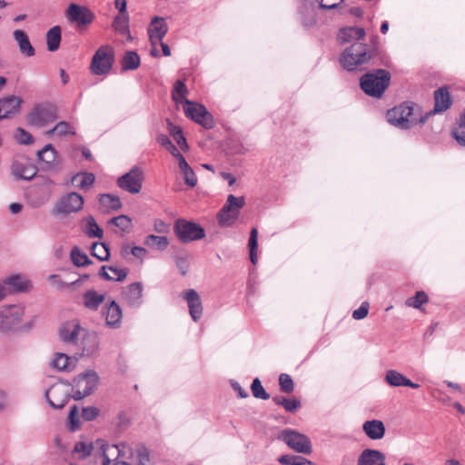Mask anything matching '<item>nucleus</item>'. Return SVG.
I'll return each mask as SVG.
<instances>
[{"mask_svg":"<svg viewBox=\"0 0 465 465\" xmlns=\"http://www.w3.org/2000/svg\"><path fill=\"white\" fill-rule=\"evenodd\" d=\"M95 444L103 458L102 465H111V457L114 460H129L131 465H147L150 461L149 450L142 443L129 444L122 441L111 445L104 440L99 439Z\"/></svg>","mask_w":465,"mask_h":465,"instance_id":"nucleus-1","label":"nucleus"},{"mask_svg":"<svg viewBox=\"0 0 465 465\" xmlns=\"http://www.w3.org/2000/svg\"><path fill=\"white\" fill-rule=\"evenodd\" d=\"M25 315V306L22 304H7L0 307V332H15L28 331L33 323L22 324Z\"/></svg>","mask_w":465,"mask_h":465,"instance_id":"nucleus-2","label":"nucleus"},{"mask_svg":"<svg viewBox=\"0 0 465 465\" xmlns=\"http://www.w3.org/2000/svg\"><path fill=\"white\" fill-rule=\"evenodd\" d=\"M373 56V52L367 45L354 43L347 47L340 58L341 65L347 71L356 70Z\"/></svg>","mask_w":465,"mask_h":465,"instance_id":"nucleus-3","label":"nucleus"},{"mask_svg":"<svg viewBox=\"0 0 465 465\" xmlns=\"http://www.w3.org/2000/svg\"><path fill=\"white\" fill-rule=\"evenodd\" d=\"M390 81L391 74L388 71L377 69L361 77V88L366 94L379 98L389 86Z\"/></svg>","mask_w":465,"mask_h":465,"instance_id":"nucleus-4","label":"nucleus"},{"mask_svg":"<svg viewBox=\"0 0 465 465\" xmlns=\"http://www.w3.org/2000/svg\"><path fill=\"white\" fill-rule=\"evenodd\" d=\"M416 114L417 111L411 104L403 103L389 110L386 118L391 125L406 130L420 124V117H417Z\"/></svg>","mask_w":465,"mask_h":465,"instance_id":"nucleus-5","label":"nucleus"},{"mask_svg":"<svg viewBox=\"0 0 465 465\" xmlns=\"http://www.w3.org/2000/svg\"><path fill=\"white\" fill-rule=\"evenodd\" d=\"M99 376L94 371H86L77 375L72 383L73 398L82 400L91 395L97 388Z\"/></svg>","mask_w":465,"mask_h":465,"instance_id":"nucleus-6","label":"nucleus"},{"mask_svg":"<svg viewBox=\"0 0 465 465\" xmlns=\"http://www.w3.org/2000/svg\"><path fill=\"white\" fill-rule=\"evenodd\" d=\"M245 205L243 196L236 197L233 194L227 196L226 202L217 214L218 223L222 227L232 226L239 217L241 209Z\"/></svg>","mask_w":465,"mask_h":465,"instance_id":"nucleus-7","label":"nucleus"},{"mask_svg":"<svg viewBox=\"0 0 465 465\" xmlns=\"http://www.w3.org/2000/svg\"><path fill=\"white\" fill-rule=\"evenodd\" d=\"M277 438L297 453L310 454L312 451L310 438L295 430L284 429L279 433Z\"/></svg>","mask_w":465,"mask_h":465,"instance_id":"nucleus-8","label":"nucleus"},{"mask_svg":"<svg viewBox=\"0 0 465 465\" xmlns=\"http://www.w3.org/2000/svg\"><path fill=\"white\" fill-rule=\"evenodd\" d=\"M143 181V170L138 165H134L129 172L118 177L116 184L122 190L132 194H136L141 192Z\"/></svg>","mask_w":465,"mask_h":465,"instance_id":"nucleus-9","label":"nucleus"},{"mask_svg":"<svg viewBox=\"0 0 465 465\" xmlns=\"http://www.w3.org/2000/svg\"><path fill=\"white\" fill-rule=\"evenodd\" d=\"M57 119V108L51 103L35 105L28 115V122L37 127L45 126Z\"/></svg>","mask_w":465,"mask_h":465,"instance_id":"nucleus-10","label":"nucleus"},{"mask_svg":"<svg viewBox=\"0 0 465 465\" xmlns=\"http://www.w3.org/2000/svg\"><path fill=\"white\" fill-rule=\"evenodd\" d=\"M177 238L182 242H190L201 240L205 236V232L199 224L183 219L175 222L173 227Z\"/></svg>","mask_w":465,"mask_h":465,"instance_id":"nucleus-11","label":"nucleus"},{"mask_svg":"<svg viewBox=\"0 0 465 465\" xmlns=\"http://www.w3.org/2000/svg\"><path fill=\"white\" fill-rule=\"evenodd\" d=\"M84 198L77 193H68L60 197L55 203L53 210V215H67L77 213L82 210Z\"/></svg>","mask_w":465,"mask_h":465,"instance_id":"nucleus-12","label":"nucleus"},{"mask_svg":"<svg viewBox=\"0 0 465 465\" xmlns=\"http://www.w3.org/2000/svg\"><path fill=\"white\" fill-rule=\"evenodd\" d=\"M183 109L186 117L201 124L205 129H212L213 127V115L204 105L186 100Z\"/></svg>","mask_w":465,"mask_h":465,"instance_id":"nucleus-13","label":"nucleus"},{"mask_svg":"<svg viewBox=\"0 0 465 465\" xmlns=\"http://www.w3.org/2000/svg\"><path fill=\"white\" fill-rule=\"evenodd\" d=\"M114 51L109 45L101 46L94 54L91 62V71L94 74H107L113 65Z\"/></svg>","mask_w":465,"mask_h":465,"instance_id":"nucleus-14","label":"nucleus"},{"mask_svg":"<svg viewBox=\"0 0 465 465\" xmlns=\"http://www.w3.org/2000/svg\"><path fill=\"white\" fill-rule=\"evenodd\" d=\"M69 391V384L57 382L45 391V398L52 408L62 409L70 398Z\"/></svg>","mask_w":465,"mask_h":465,"instance_id":"nucleus-15","label":"nucleus"},{"mask_svg":"<svg viewBox=\"0 0 465 465\" xmlns=\"http://www.w3.org/2000/svg\"><path fill=\"white\" fill-rule=\"evenodd\" d=\"M143 286L142 282L131 283L122 290V300L124 303L133 309L140 308L143 303Z\"/></svg>","mask_w":465,"mask_h":465,"instance_id":"nucleus-16","label":"nucleus"},{"mask_svg":"<svg viewBox=\"0 0 465 465\" xmlns=\"http://www.w3.org/2000/svg\"><path fill=\"white\" fill-rule=\"evenodd\" d=\"M434 108L424 115L420 116L419 123L420 125L424 124L430 115L445 112L451 105V99L448 89L441 87L436 90L434 93Z\"/></svg>","mask_w":465,"mask_h":465,"instance_id":"nucleus-17","label":"nucleus"},{"mask_svg":"<svg viewBox=\"0 0 465 465\" xmlns=\"http://www.w3.org/2000/svg\"><path fill=\"white\" fill-rule=\"evenodd\" d=\"M66 17L69 22L75 23L77 25H90L94 18L93 12L77 4H70L66 10Z\"/></svg>","mask_w":465,"mask_h":465,"instance_id":"nucleus-18","label":"nucleus"},{"mask_svg":"<svg viewBox=\"0 0 465 465\" xmlns=\"http://www.w3.org/2000/svg\"><path fill=\"white\" fill-rule=\"evenodd\" d=\"M182 298L186 302L189 314L194 322H197L203 313L202 299L193 289H188L182 292Z\"/></svg>","mask_w":465,"mask_h":465,"instance_id":"nucleus-19","label":"nucleus"},{"mask_svg":"<svg viewBox=\"0 0 465 465\" xmlns=\"http://www.w3.org/2000/svg\"><path fill=\"white\" fill-rule=\"evenodd\" d=\"M105 323L112 329H118L122 324L123 312L119 304L115 301L106 303L102 311Z\"/></svg>","mask_w":465,"mask_h":465,"instance_id":"nucleus-20","label":"nucleus"},{"mask_svg":"<svg viewBox=\"0 0 465 465\" xmlns=\"http://www.w3.org/2000/svg\"><path fill=\"white\" fill-rule=\"evenodd\" d=\"M84 329L77 320L66 322L60 329V337L64 342L76 344Z\"/></svg>","mask_w":465,"mask_h":465,"instance_id":"nucleus-21","label":"nucleus"},{"mask_svg":"<svg viewBox=\"0 0 465 465\" xmlns=\"http://www.w3.org/2000/svg\"><path fill=\"white\" fill-rule=\"evenodd\" d=\"M0 284L7 287L9 294L28 292L31 282L22 274H13L5 277Z\"/></svg>","mask_w":465,"mask_h":465,"instance_id":"nucleus-22","label":"nucleus"},{"mask_svg":"<svg viewBox=\"0 0 465 465\" xmlns=\"http://www.w3.org/2000/svg\"><path fill=\"white\" fill-rule=\"evenodd\" d=\"M168 31V25L164 18L154 16L148 26V35L152 45L163 41Z\"/></svg>","mask_w":465,"mask_h":465,"instance_id":"nucleus-23","label":"nucleus"},{"mask_svg":"<svg viewBox=\"0 0 465 465\" xmlns=\"http://www.w3.org/2000/svg\"><path fill=\"white\" fill-rule=\"evenodd\" d=\"M384 381L393 388L397 387H410L411 389H419L420 384L413 382L401 372L397 370L390 369L385 371Z\"/></svg>","mask_w":465,"mask_h":465,"instance_id":"nucleus-24","label":"nucleus"},{"mask_svg":"<svg viewBox=\"0 0 465 465\" xmlns=\"http://www.w3.org/2000/svg\"><path fill=\"white\" fill-rule=\"evenodd\" d=\"M37 159L41 163L42 168L47 171L56 170L59 166L57 152L50 143L38 151Z\"/></svg>","mask_w":465,"mask_h":465,"instance_id":"nucleus-25","label":"nucleus"},{"mask_svg":"<svg viewBox=\"0 0 465 465\" xmlns=\"http://www.w3.org/2000/svg\"><path fill=\"white\" fill-rule=\"evenodd\" d=\"M362 431L371 440H381L385 436L386 429L381 420H368L362 423Z\"/></svg>","mask_w":465,"mask_h":465,"instance_id":"nucleus-26","label":"nucleus"},{"mask_svg":"<svg viewBox=\"0 0 465 465\" xmlns=\"http://www.w3.org/2000/svg\"><path fill=\"white\" fill-rule=\"evenodd\" d=\"M37 173L36 167L25 161L15 160L12 164V173L17 179L32 180Z\"/></svg>","mask_w":465,"mask_h":465,"instance_id":"nucleus-27","label":"nucleus"},{"mask_svg":"<svg viewBox=\"0 0 465 465\" xmlns=\"http://www.w3.org/2000/svg\"><path fill=\"white\" fill-rule=\"evenodd\" d=\"M21 104L22 99L15 95L0 99V120L15 114L19 111Z\"/></svg>","mask_w":465,"mask_h":465,"instance_id":"nucleus-28","label":"nucleus"},{"mask_svg":"<svg viewBox=\"0 0 465 465\" xmlns=\"http://www.w3.org/2000/svg\"><path fill=\"white\" fill-rule=\"evenodd\" d=\"M383 452L374 449H365L359 455L357 465H385Z\"/></svg>","mask_w":465,"mask_h":465,"instance_id":"nucleus-29","label":"nucleus"},{"mask_svg":"<svg viewBox=\"0 0 465 465\" xmlns=\"http://www.w3.org/2000/svg\"><path fill=\"white\" fill-rule=\"evenodd\" d=\"M299 19L306 26H312L316 24V15L313 10V4L308 0H302L300 4Z\"/></svg>","mask_w":465,"mask_h":465,"instance_id":"nucleus-30","label":"nucleus"},{"mask_svg":"<svg viewBox=\"0 0 465 465\" xmlns=\"http://www.w3.org/2000/svg\"><path fill=\"white\" fill-rule=\"evenodd\" d=\"M98 345L99 341L96 333L84 330L80 343L82 354L85 356L93 355L97 351Z\"/></svg>","mask_w":465,"mask_h":465,"instance_id":"nucleus-31","label":"nucleus"},{"mask_svg":"<svg viewBox=\"0 0 465 465\" xmlns=\"http://www.w3.org/2000/svg\"><path fill=\"white\" fill-rule=\"evenodd\" d=\"M365 36V30L357 26H347L340 29L337 38L340 43H351L363 39Z\"/></svg>","mask_w":465,"mask_h":465,"instance_id":"nucleus-32","label":"nucleus"},{"mask_svg":"<svg viewBox=\"0 0 465 465\" xmlns=\"http://www.w3.org/2000/svg\"><path fill=\"white\" fill-rule=\"evenodd\" d=\"M13 36L19 47L20 53L26 57H32L35 55V50L30 43L29 37L25 31L16 29L13 32Z\"/></svg>","mask_w":465,"mask_h":465,"instance_id":"nucleus-33","label":"nucleus"},{"mask_svg":"<svg viewBox=\"0 0 465 465\" xmlns=\"http://www.w3.org/2000/svg\"><path fill=\"white\" fill-rule=\"evenodd\" d=\"M75 362V358H70L64 353L57 352L52 360L51 365L57 371H70L74 369Z\"/></svg>","mask_w":465,"mask_h":465,"instance_id":"nucleus-34","label":"nucleus"},{"mask_svg":"<svg viewBox=\"0 0 465 465\" xmlns=\"http://www.w3.org/2000/svg\"><path fill=\"white\" fill-rule=\"evenodd\" d=\"M104 301V295L94 290L87 291L84 295V304L89 310H97Z\"/></svg>","mask_w":465,"mask_h":465,"instance_id":"nucleus-35","label":"nucleus"},{"mask_svg":"<svg viewBox=\"0 0 465 465\" xmlns=\"http://www.w3.org/2000/svg\"><path fill=\"white\" fill-rule=\"evenodd\" d=\"M188 94V88L185 84L177 80L172 90V98L176 104H180L183 106L185 104V101L188 100L186 95Z\"/></svg>","mask_w":465,"mask_h":465,"instance_id":"nucleus-36","label":"nucleus"},{"mask_svg":"<svg viewBox=\"0 0 465 465\" xmlns=\"http://www.w3.org/2000/svg\"><path fill=\"white\" fill-rule=\"evenodd\" d=\"M61 42V28L55 25L49 29L46 34L47 49L50 52H54L59 48Z\"/></svg>","mask_w":465,"mask_h":465,"instance_id":"nucleus-37","label":"nucleus"},{"mask_svg":"<svg viewBox=\"0 0 465 465\" xmlns=\"http://www.w3.org/2000/svg\"><path fill=\"white\" fill-rule=\"evenodd\" d=\"M113 28L123 35H129V15L127 13L116 15L113 21Z\"/></svg>","mask_w":465,"mask_h":465,"instance_id":"nucleus-38","label":"nucleus"},{"mask_svg":"<svg viewBox=\"0 0 465 465\" xmlns=\"http://www.w3.org/2000/svg\"><path fill=\"white\" fill-rule=\"evenodd\" d=\"M248 248L250 261L255 265L258 262V230L255 227L252 228L250 232Z\"/></svg>","mask_w":465,"mask_h":465,"instance_id":"nucleus-39","label":"nucleus"},{"mask_svg":"<svg viewBox=\"0 0 465 465\" xmlns=\"http://www.w3.org/2000/svg\"><path fill=\"white\" fill-rule=\"evenodd\" d=\"M99 203L105 211H115L119 210L122 207L120 198L109 193L101 194L99 198Z\"/></svg>","mask_w":465,"mask_h":465,"instance_id":"nucleus-40","label":"nucleus"},{"mask_svg":"<svg viewBox=\"0 0 465 465\" xmlns=\"http://www.w3.org/2000/svg\"><path fill=\"white\" fill-rule=\"evenodd\" d=\"M144 243L150 248L163 251L168 247L169 240L166 236L150 234L145 238Z\"/></svg>","mask_w":465,"mask_h":465,"instance_id":"nucleus-41","label":"nucleus"},{"mask_svg":"<svg viewBox=\"0 0 465 465\" xmlns=\"http://www.w3.org/2000/svg\"><path fill=\"white\" fill-rule=\"evenodd\" d=\"M140 65V56L134 51L125 53L122 60V68L125 71L134 70Z\"/></svg>","mask_w":465,"mask_h":465,"instance_id":"nucleus-42","label":"nucleus"},{"mask_svg":"<svg viewBox=\"0 0 465 465\" xmlns=\"http://www.w3.org/2000/svg\"><path fill=\"white\" fill-rule=\"evenodd\" d=\"M95 181V177L92 173H79L72 178L73 183H77L80 189H87L91 187Z\"/></svg>","mask_w":465,"mask_h":465,"instance_id":"nucleus-43","label":"nucleus"},{"mask_svg":"<svg viewBox=\"0 0 465 465\" xmlns=\"http://www.w3.org/2000/svg\"><path fill=\"white\" fill-rule=\"evenodd\" d=\"M275 404L281 405L288 412H294L301 407V402L297 399H287L283 396H275L272 398Z\"/></svg>","mask_w":465,"mask_h":465,"instance_id":"nucleus-44","label":"nucleus"},{"mask_svg":"<svg viewBox=\"0 0 465 465\" xmlns=\"http://www.w3.org/2000/svg\"><path fill=\"white\" fill-rule=\"evenodd\" d=\"M278 461L282 465H315L312 460L302 456L295 455H282Z\"/></svg>","mask_w":465,"mask_h":465,"instance_id":"nucleus-45","label":"nucleus"},{"mask_svg":"<svg viewBox=\"0 0 465 465\" xmlns=\"http://www.w3.org/2000/svg\"><path fill=\"white\" fill-rule=\"evenodd\" d=\"M84 233L90 238L100 239L103 237V230L98 226L93 216H88L86 218Z\"/></svg>","mask_w":465,"mask_h":465,"instance_id":"nucleus-46","label":"nucleus"},{"mask_svg":"<svg viewBox=\"0 0 465 465\" xmlns=\"http://www.w3.org/2000/svg\"><path fill=\"white\" fill-rule=\"evenodd\" d=\"M429 301V297L427 293L423 291H419L415 293L414 296L410 297L406 300L405 304L408 307L415 308V309H421V306L425 303H427Z\"/></svg>","mask_w":465,"mask_h":465,"instance_id":"nucleus-47","label":"nucleus"},{"mask_svg":"<svg viewBox=\"0 0 465 465\" xmlns=\"http://www.w3.org/2000/svg\"><path fill=\"white\" fill-rule=\"evenodd\" d=\"M47 135L56 134L59 136H64L67 134H74V127L67 122L62 121L56 124V125L47 131Z\"/></svg>","mask_w":465,"mask_h":465,"instance_id":"nucleus-48","label":"nucleus"},{"mask_svg":"<svg viewBox=\"0 0 465 465\" xmlns=\"http://www.w3.org/2000/svg\"><path fill=\"white\" fill-rule=\"evenodd\" d=\"M70 256L73 263L78 267L87 265L91 262L88 256L77 247L72 249Z\"/></svg>","mask_w":465,"mask_h":465,"instance_id":"nucleus-49","label":"nucleus"},{"mask_svg":"<svg viewBox=\"0 0 465 465\" xmlns=\"http://www.w3.org/2000/svg\"><path fill=\"white\" fill-rule=\"evenodd\" d=\"M92 254L100 261H106L109 256V249L103 242H94L92 245Z\"/></svg>","mask_w":465,"mask_h":465,"instance_id":"nucleus-50","label":"nucleus"},{"mask_svg":"<svg viewBox=\"0 0 465 465\" xmlns=\"http://www.w3.org/2000/svg\"><path fill=\"white\" fill-rule=\"evenodd\" d=\"M251 391L254 398L268 400L270 398L269 393L266 392L264 388L262 385L261 381L258 378H255L251 385Z\"/></svg>","mask_w":465,"mask_h":465,"instance_id":"nucleus-51","label":"nucleus"},{"mask_svg":"<svg viewBox=\"0 0 465 465\" xmlns=\"http://www.w3.org/2000/svg\"><path fill=\"white\" fill-rule=\"evenodd\" d=\"M81 427V421L79 419L78 409L74 405L71 408L68 415V428L71 431H75Z\"/></svg>","mask_w":465,"mask_h":465,"instance_id":"nucleus-52","label":"nucleus"},{"mask_svg":"<svg viewBox=\"0 0 465 465\" xmlns=\"http://www.w3.org/2000/svg\"><path fill=\"white\" fill-rule=\"evenodd\" d=\"M94 443H96V441ZM93 448L99 450V448L96 447V444H94V447H93V445L90 443L79 441L75 443L74 451L75 453L81 454L82 458H85L91 454ZM98 452H100V450H98ZM99 454L101 455V453Z\"/></svg>","mask_w":465,"mask_h":465,"instance_id":"nucleus-53","label":"nucleus"},{"mask_svg":"<svg viewBox=\"0 0 465 465\" xmlns=\"http://www.w3.org/2000/svg\"><path fill=\"white\" fill-rule=\"evenodd\" d=\"M279 385L282 391L291 393L293 391V381L289 374L282 373L279 377Z\"/></svg>","mask_w":465,"mask_h":465,"instance_id":"nucleus-54","label":"nucleus"},{"mask_svg":"<svg viewBox=\"0 0 465 465\" xmlns=\"http://www.w3.org/2000/svg\"><path fill=\"white\" fill-rule=\"evenodd\" d=\"M110 223L122 231H127L131 225V219L126 215H119L110 220Z\"/></svg>","mask_w":465,"mask_h":465,"instance_id":"nucleus-55","label":"nucleus"},{"mask_svg":"<svg viewBox=\"0 0 465 465\" xmlns=\"http://www.w3.org/2000/svg\"><path fill=\"white\" fill-rule=\"evenodd\" d=\"M100 413V410L94 406H88L82 409L81 416L86 421L95 420Z\"/></svg>","mask_w":465,"mask_h":465,"instance_id":"nucleus-56","label":"nucleus"},{"mask_svg":"<svg viewBox=\"0 0 465 465\" xmlns=\"http://www.w3.org/2000/svg\"><path fill=\"white\" fill-rule=\"evenodd\" d=\"M48 282L57 290H63L64 288L69 286V283L64 282L61 277L57 274H51L47 277ZM75 282L70 283V285H74Z\"/></svg>","mask_w":465,"mask_h":465,"instance_id":"nucleus-57","label":"nucleus"},{"mask_svg":"<svg viewBox=\"0 0 465 465\" xmlns=\"http://www.w3.org/2000/svg\"><path fill=\"white\" fill-rule=\"evenodd\" d=\"M129 424V419L126 413L121 411L113 420V425L117 428L119 430H124Z\"/></svg>","mask_w":465,"mask_h":465,"instance_id":"nucleus-58","label":"nucleus"},{"mask_svg":"<svg viewBox=\"0 0 465 465\" xmlns=\"http://www.w3.org/2000/svg\"><path fill=\"white\" fill-rule=\"evenodd\" d=\"M15 139L21 144H29L33 142L32 135L22 128H17L15 133Z\"/></svg>","mask_w":465,"mask_h":465,"instance_id":"nucleus-59","label":"nucleus"},{"mask_svg":"<svg viewBox=\"0 0 465 465\" xmlns=\"http://www.w3.org/2000/svg\"><path fill=\"white\" fill-rule=\"evenodd\" d=\"M369 307V303L367 302H363L358 309L353 311L352 318L354 320L364 319L368 315Z\"/></svg>","mask_w":465,"mask_h":465,"instance_id":"nucleus-60","label":"nucleus"},{"mask_svg":"<svg viewBox=\"0 0 465 465\" xmlns=\"http://www.w3.org/2000/svg\"><path fill=\"white\" fill-rule=\"evenodd\" d=\"M108 271L111 272V281H123L127 276V272L124 269H118L113 266L108 268Z\"/></svg>","mask_w":465,"mask_h":465,"instance_id":"nucleus-61","label":"nucleus"},{"mask_svg":"<svg viewBox=\"0 0 465 465\" xmlns=\"http://www.w3.org/2000/svg\"><path fill=\"white\" fill-rule=\"evenodd\" d=\"M183 176L184 183L189 187H195L197 184V177L193 170L191 168L188 171L182 173Z\"/></svg>","mask_w":465,"mask_h":465,"instance_id":"nucleus-62","label":"nucleus"},{"mask_svg":"<svg viewBox=\"0 0 465 465\" xmlns=\"http://www.w3.org/2000/svg\"><path fill=\"white\" fill-rule=\"evenodd\" d=\"M451 136L460 145L465 146V128L455 127L451 131Z\"/></svg>","mask_w":465,"mask_h":465,"instance_id":"nucleus-63","label":"nucleus"},{"mask_svg":"<svg viewBox=\"0 0 465 465\" xmlns=\"http://www.w3.org/2000/svg\"><path fill=\"white\" fill-rule=\"evenodd\" d=\"M344 0H321L320 8L323 10H331L338 8Z\"/></svg>","mask_w":465,"mask_h":465,"instance_id":"nucleus-64","label":"nucleus"}]
</instances>
